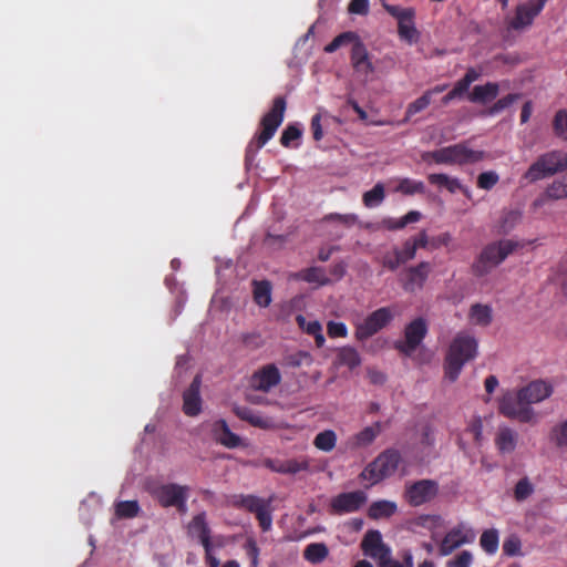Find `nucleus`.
Returning <instances> with one entry per match:
<instances>
[{"label":"nucleus","instance_id":"1","mask_svg":"<svg viewBox=\"0 0 567 567\" xmlns=\"http://www.w3.org/2000/svg\"><path fill=\"white\" fill-rule=\"evenodd\" d=\"M553 393V386L543 380H535L517 391H507L498 402L502 415L520 423H536L537 414L532 404L539 403Z\"/></svg>","mask_w":567,"mask_h":567},{"label":"nucleus","instance_id":"2","mask_svg":"<svg viewBox=\"0 0 567 567\" xmlns=\"http://www.w3.org/2000/svg\"><path fill=\"white\" fill-rule=\"evenodd\" d=\"M478 343L474 336L461 331L453 338L445 360L444 374L451 382L460 377L463 367L477 357Z\"/></svg>","mask_w":567,"mask_h":567},{"label":"nucleus","instance_id":"3","mask_svg":"<svg viewBox=\"0 0 567 567\" xmlns=\"http://www.w3.org/2000/svg\"><path fill=\"white\" fill-rule=\"evenodd\" d=\"M287 102L284 96H276L270 110L261 117V131L251 138L245 152L246 164L251 163L257 152L268 143L276 134L278 127L284 122Z\"/></svg>","mask_w":567,"mask_h":567},{"label":"nucleus","instance_id":"4","mask_svg":"<svg viewBox=\"0 0 567 567\" xmlns=\"http://www.w3.org/2000/svg\"><path fill=\"white\" fill-rule=\"evenodd\" d=\"M484 158V151L472 150L465 143L441 147L432 152H425L422 155V159L425 162L433 161L436 164L447 165L474 164Z\"/></svg>","mask_w":567,"mask_h":567},{"label":"nucleus","instance_id":"5","mask_svg":"<svg viewBox=\"0 0 567 567\" xmlns=\"http://www.w3.org/2000/svg\"><path fill=\"white\" fill-rule=\"evenodd\" d=\"M516 248L517 243L511 239H502L486 245L472 266L473 274L476 277L486 276L501 265Z\"/></svg>","mask_w":567,"mask_h":567},{"label":"nucleus","instance_id":"6","mask_svg":"<svg viewBox=\"0 0 567 567\" xmlns=\"http://www.w3.org/2000/svg\"><path fill=\"white\" fill-rule=\"evenodd\" d=\"M396 315V308L388 306L372 311L362 320L353 321L354 339L359 342L367 341L388 327Z\"/></svg>","mask_w":567,"mask_h":567},{"label":"nucleus","instance_id":"7","mask_svg":"<svg viewBox=\"0 0 567 567\" xmlns=\"http://www.w3.org/2000/svg\"><path fill=\"white\" fill-rule=\"evenodd\" d=\"M401 462L398 450L388 449L369 463L360 474V477L375 485L395 473Z\"/></svg>","mask_w":567,"mask_h":567},{"label":"nucleus","instance_id":"8","mask_svg":"<svg viewBox=\"0 0 567 567\" xmlns=\"http://www.w3.org/2000/svg\"><path fill=\"white\" fill-rule=\"evenodd\" d=\"M567 168V153L554 150L542 154L529 166L524 174V178L530 183L551 176Z\"/></svg>","mask_w":567,"mask_h":567},{"label":"nucleus","instance_id":"9","mask_svg":"<svg viewBox=\"0 0 567 567\" xmlns=\"http://www.w3.org/2000/svg\"><path fill=\"white\" fill-rule=\"evenodd\" d=\"M148 492L162 507H175L179 513H186L188 486L176 483L158 484L151 486Z\"/></svg>","mask_w":567,"mask_h":567},{"label":"nucleus","instance_id":"10","mask_svg":"<svg viewBox=\"0 0 567 567\" xmlns=\"http://www.w3.org/2000/svg\"><path fill=\"white\" fill-rule=\"evenodd\" d=\"M271 499H264L255 495H238L233 499V505L255 514L259 526L264 532L271 528L272 516L270 512Z\"/></svg>","mask_w":567,"mask_h":567},{"label":"nucleus","instance_id":"11","mask_svg":"<svg viewBox=\"0 0 567 567\" xmlns=\"http://www.w3.org/2000/svg\"><path fill=\"white\" fill-rule=\"evenodd\" d=\"M439 493V484L432 480H420L405 485L404 499L413 507L431 502Z\"/></svg>","mask_w":567,"mask_h":567},{"label":"nucleus","instance_id":"12","mask_svg":"<svg viewBox=\"0 0 567 567\" xmlns=\"http://www.w3.org/2000/svg\"><path fill=\"white\" fill-rule=\"evenodd\" d=\"M368 501L363 491L340 493L330 502V513L342 515L358 512Z\"/></svg>","mask_w":567,"mask_h":567},{"label":"nucleus","instance_id":"13","mask_svg":"<svg viewBox=\"0 0 567 567\" xmlns=\"http://www.w3.org/2000/svg\"><path fill=\"white\" fill-rule=\"evenodd\" d=\"M262 465L271 472L285 475H296L301 472H312L311 460L307 456L288 460L265 458L262 461Z\"/></svg>","mask_w":567,"mask_h":567},{"label":"nucleus","instance_id":"14","mask_svg":"<svg viewBox=\"0 0 567 567\" xmlns=\"http://www.w3.org/2000/svg\"><path fill=\"white\" fill-rule=\"evenodd\" d=\"M426 333H427L426 321L423 318L414 319L405 327V331H404L405 343L398 344L396 349H399L401 352H403L405 354H411L413 351L416 350V348L423 341Z\"/></svg>","mask_w":567,"mask_h":567},{"label":"nucleus","instance_id":"15","mask_svg":"<svg viewBox=\"0 0 567 567\" xmlns=\"http://www.w3.org/2000/svg\"><path fill=\"white\" fill-rule=\"evenodd\" d=\"M547 0H529L526 3L519 4L516 8L515 17L511 21L509 25L514 30H520L533 23L535 17H537Z\"/></svg>","mask_w":567,"mask_h":567},{"label":"nucleus","instance_id":"16","mask_svg":"<svg viewBox=\"0 0 567 567\" xmlns=\"http://www.w3.org/2000/svg\"><path fill=\"white\" fill-rule=\"evenodd\" d=\"M361 549L364 555L381 561L391 555V549L382 540V535L377 529H370L365 533L362 542Z\"/></svg>","mask_w":567,"mask_h":567},{"label":"nucleus","instance_id":"17","mask_svg":"<svg viewBox=\"0 0 567 567\" xmlns=\"http://www.w3.org/2000/svg\"><path fill=\"white\" fill-rule=\"evenodd\" d=\"M432 266L427 261H421L416 266L409 267L405 272L402 287L406 292H416L423 289Z\"/></svg>","mask_w":567,"mask_h":567},{"label":"nucleus","instance_id":"18","mask_svg":"<svg viewBox=\"0 0 567 567\" xmlns=\"http://www.w3.org/2000/svg\"><path fill=\"white\" fill-rule=\"evenodd\" d=\"M280 381L281 374L279 369L270 363L256 371L251 377L250 383L255 390L269 392L274 386L278 385Z\"/></svg>","mask_w":567,"mask_h":567},{"label":"nucleus","instance_id":"19","mask_svg":"<svg viewBox=\"0 0 567 567\" xmlns=\"http://www.w3.org/2000/svg\"><path fill=\"white\" fill-rule=\"evenodd\" d=\"M472 530L464 532L463 526L458 525L446 533L440 545V555L447 556L456 548L474 540Z\"/></svg>","mask_w":567,"mask_h":567},{"label":"nucleus","instance_id":"20","mask_svg":"<svg viewBox=\"0 0 567 567\" xmlns=\"http://www.w3.org/2000/svg\"><path fill=\"white\" fill-rule=\"evenodd\" d=\"M200 386L202 377L197 374L183 393V412L188 416H196L202 411Z\"/></svg>","mask_w":567,"mask_h":567},{"label":"nucleus","instance_id":"21","mask_svg":"<svg viewBox=\"0 0 567 567\" xmlns=\"http://www.w3.org/2000/svg\"><path fill=\"white\" fill-rule=\"evenodd\" d=\"M351 65L355 72L369 75L374 72V66L371 62L370 54L364 43L357 35V40L352 43L350 54Z\"/></svg>","mask_w":567,"mask_h":567},{"label":"nucleus","instance_id":"22","mask_svg":"<svg viewBox=\"0 0 567 567\" xmlns=\"http://www.w3.org/2000/svg\"><path fill=\"white\" fill-rule=\"evenodd\" d=\"M187 534L197 538L203 547H207L208 544H212L210 540V527L207 522V515L205 512H200L196 514L187 525Z\"/></svg>","mask_w":567,"mask_h":567},{"label":"nucleus","instance_id":"23","mask_svg":"<svg viewBox=\"0 0 567 567\" xmlns=\"http://www.w3.org/2000/svg\"><path fill=\"white\" fill-rule=\"evenodd\" d=\"M499 85L496 82H487L483 85H475L467 94V100L472 103L486 104L497 97Z\"/></svg>","mask_w":567,"mask_h":567},{"label":"nucleus","instance_id":"24","mask_svg":"<svg viewBox=\"0 0 567 567\" xmlns=\"http://www.w3.org/2000/svg\"><path fill=\"white\" fill-rule=\"evenodd\" d=\"M214 436L217 442L228 449H235L240 445V437L230 431L225 420H218L213 425Z\"/></svg>","mask_w":567,"mask_h":567},{"label":"nucleus","instance_id":"25","mask_svg":"<svg viewBox=\"0 0 567 567\" xmlns=\"http://www.w3.org/2000/svg\"><path fill=\"white\" fill-rule=\"evenodd\" d=\"M517 437L518 435L513 429L508 426L499 427L495 436V445L498 452L502 454L513 453L517 446Z\"/></svg>","mask_w":567,"mask_h":567},{"label":"nucleus","instance_id":"26","mask_svg":"<svg viewBox=\"0 0 567 567\" xmlns=\"http://www.w3.org/2000/svg\"><path fill=\"white\" fill-rule=\"evenodd\" d=\"M381 432L382 424L381 422L378 421L370 426H365L363 430L354 434L350 440V444L353 449L369 446Z\"/></svg>","mask_w":567,"mask_h":567},{"label":"nucleus","instance_id":"27","mask_svg":"<svg viewBox=\"0 0 567 567\" xmlns=\"http://www.w3.org/2000/svg\"><path fill=\"white\" fill-rule=\"evenodd\" d=\"M382 7L392 18L398 21V28H400L401 24H415L416 11L414 8H402L400 6L390 4L388 2H382Z\"/></svg>","mask_w":567,"mask_h":567},{"label":"nucleus","instance_id":"28","mask_svg":"<svg viewBox=\"0 0 567 567\" xmlns=\"http://www.w3.org/2000/svg\"><path fill=\"white\" fill-rule=\"evenodd\" d=\"M293 278L308 284H317L318 286H328L331 284V279L327 276L324 268L317 266L301 269L293 275Z\"/></svg>","mask_w":567,"mask_h":567},{"label":"nucleus","instance_id":"29","mask_svg":"<svg viewBox=\"0 0 567 567\" xmlns=\"http://www.w3.org/2000/svg\"><path fill=\"white\" fill-rule=\"evenodd\" d=\"M298 327L309 336L315 338L317 348H322L326 343V338L322 333V326L318 320L307 321L302 315L296 317Z\"/></svg>","mask_w":567,"mask_h":567},{"label":"nucleus","instance_id":"30","mask_svg":"<svg viewBox=\"0 0 567 567\" xmlns=\"http://www.w3.org/2000/svg\"><path fill=\"white\" fill-rule=\"evenodd\" d=\"M336 362L353 370L361 364V357L355 348L346 346L337 350Z\"/></svg>","mask_w":567,"mask_h":567},{"label":"nucleus","instance_id":"31","mask_svg":"<svg viewBox=\"0 0 567 567\" xmlns=\"http://www.w3.org/2000/svg\"><path fill=\"white\" fill-rule=\"evenodd\" d=\"M396 509L398 507L394 502L382 499L370 505L368 515L371 519L388 518L394 515Z\"/></svg>","mask_w":567,"mask_h":567},{"label":"nucleus","instance_id":"32","mask_svg":"<svg viewBox=\"0 0 567 567\" xmlns=\"http://www.w3.org/2000/svg\"><path fill=\"white\" fill-rule=\"evenodd\" d=\"M522 215L517 210L503 212L495 228L498 235H507L511 233L520 221Z\"/></svg>","mask_w":567,"mask_h":567},{"label":"nucleus","instance_id":"33","mask_svg":"<svg viewBox=\"0 0 567 567\" xmlns=\"http://www.w3.org/2000/svg\"><path fill=\"white\" fill-rule=\"evenodd\" d=\"M254 301L261 308L271 303V284L268 280L254 281Z\"/></svg>","mask_w":567,"mask_h":567},{"label":"nucleus","instance_id":"34","mask_svg":"<svg viewBox=\"0 0 567 567\" xmlns=\"http://www.w3.org/2000/svg\"><path fill=\"white\" fill-rule=\"evenodd\" d=\"M329 555V549L324 543H311L303 550V558L311 564L322 563Z\"/></svg>","mask_w":567,"mask_h":567},{"label":"nucleus","instance_id":"35","mask_svg":"<svg viewBox=\"0 0 567 567\" xmlns=\"http://www.w3.org/2000/svg\"><path fill=\"white\" fill-rule=\"evenodd\" d=\"M470 319L477 326L486 327L492 322V308L487 305L475 303L470 309Z\"/></svg>","mask_w":567,"mask_h":567},{"label":"nucleus","instance_id":"36","mask_svg":"<svg viewBox=\"0 0 567 567\" xmlns=\"http://www.w3.org/2000/svg\"><path fill=\"white\" fill-rule=\"evenodd\" d=\"M421 219V213L417 210H410L406 215L400 219L385 218L382 220V225L389 230H398L404 228L406 225L416 223Z\"/></svg>","mask_w":567,"mask_h":567},{"label":"nucleus","instance_id":"37","mask_svg":"<svg viewBox=\"0 0 567 567\" xmlns=\"http://www.w3.org/2000/svg\"><path fill=\"white\" fill-rule=\"evenodd\" d=\"M337 444V434L332 430H324L319 432L313 440L316 449L322 452H331Z\"/></svg>","mask_w":567,"mask_h":567},{"label":"nucleus","instance_id":"38","mask_svg":"<svg viewBox=\"0 0 567 567\" xmlns=\"http://www.w3.org/2000/svg\"><path fill=\"white\" fill-rule=\"evenodd\" d=\"M498 532L494 528L486 529L482 533L480 538V545L485 553L493 555L498 549Z\"/></svg>","mask_w":567,"mask_h":567},{"label":"nucleus","instance_id":"39","mask_svg":"<svg viewBox=\"0 0 567 567\" xmlns=\"http://www.w3.org/2000/svg\"><path fill=\"white\" fill-rule=\"evenodd\" d=\"M385 197L384 186L381 183H378L373 186L372 189L365 192L362 196V202L365 207H375L379 206Z\"/></svg>","mask_w":567,"mask_h":567},{"label":"nucleus","instance_id":"40","mask_svg":"<svg viewBox=\"0 0 567 567\" xmlns=\"http://www.w3.org/2000/svg\"><path fill=\"white\" fill-rule=\"evenodd\" d=\"M546 196L551 199L567 198V174L555 179L547 188Z\"/></svg>","mask_w":567,"mask_h":567},{"label":"nucleus","instance_id":"41","mask_svg":"<svg viewBox=\"0 0 567 567\" xmlns=\"http://www.w3.org/2000/svg\"><path fill=\"white\" fill-rule=\"evenodd\" d=\"M140 505L137 501H121L115 505V515L118 518H133L138 515Z\"/></svg>","mask_w":567,"mask_h":567},{"label":"nucleus","instance_id":"42","mask_svg":"<svg viewBox=\"0 0 567 567\" xmlns=\"http://www.w3.org/2000/svg\"><path fill=\"white\" fill-rule=\"evenodd\" d=\"M396 190L404 195L424 194L425 185L421 181L403 178L400 181Z\"/></svg>","mask_w":567,"mask_h":567},{"label":"nucleus","instance_id":"43","mask_svg":"<svg viewBox=\"0 0 567 567\" xmlns=\"http://www.w3.org/2000/svg\"><path fill=\"white\" fill-rule=\"evenodd\" d=\"M357 35L358 34L355 32H352V31H347V32L340 33L330 43H328L324 47V52L333 53L339 48H341V47H343L346 44H349V43H353V41L357 40Z\"/></svg>","mask_w":567,"mask_h":567},{"label":"nucleus","instance_id":"44","mask_svg":"<svg viewBox=\"0 0 567 567\" xmlns=\"http://www.w3.org/2000/svg\"><path fill=\"white\" fill-rule=\"evenodd\" d=\"M302 136V130L301 127H299L298 124H288L286 126V128L282 131L281 133V136H280V144L284 146V147H291V143L293 141H297L299 138H301Z\"/></svg>","mask_w":567,"mask_h":567},{"label":"nucleus","instance_id":"45","mask_svg":"<svg viewBox=\"0 0 567 567\" xmlns=\"http://www.w3.org/2000/svg\"><path fill=\"white\" fill-rule=\"evenodd\" d=\"M553 130L557 137L567 141V110H559L555 114Z\"/></svg>","mask_w":567,"mask_h":567},{"label":"nucleus","instance_id":"46","mask_svg":"<svg viewBox=\"0 0 567 567\" xmlns=\"http://www.w3.org/2000/svg\"><path fill=\"white\" fill-rule=\"evenodd\" d=\"M534 493V486L528 477L520 478L514 488V498L517 502L527 499Z\"/></svg>","mask_w":567,"mask_h":567},{"label":"nucleus","instance_id":"47","mask_svg":"<svg viewBox=\"0 0 567 567\" xmlns=\"http://www.w3.org/2000/svg\"><path fill=\"white\" fill-rule=\"evenodd\" d=\"M550 437L557 447L567 446V420L558 423L551 429Z\"/></svg>","mask_w":567,"mask_h":567},{"label":"nucleus","instance_id":"48","mask_svg":"<svg viewBox=\"0 0 567 567\" xmlns=\"http://www.w3.org/2000/svg\"><path fill=\"white\" fill-rule=\"evenodd\" d=\"M519 99V94L511 93L497 100L488 110V115L499 114L505 109L509 107L515 101Z\"/></svg>","mask_w":567,"mask_h":567},{"label":"nucleus","instance_id":"49","mask_svg":"<svg viewBox=\"0 0 567 567\" xmlns=\"http://www.w3.org/2000/svg\"><path fill=\"white\" fill-rule=\"evenodd\" d=\"M399 38L406 42L408 44H414L420 40V32L416 29L415 24L403 25L401 24L398 28Z\"/></svg>","mask_w":567,"mask_h":567},{"label":"nucleus","instance_id":"50","mask_svg":"<svg viewBox=\"0 0 567 567\" xmlns=\"http://www.w3.org/2000/svg\"><path fill=\"white\" fill-rule=\"evenodd\" d=\"M381 262L384 268L395 271L403 264L399 256V248L394 247L392 251L384 254Z\"/></svg>","mask_w":567,"mask_h":567},{"label":"nucleus","instance_id":"51","mask_svg":"<svg viewBox=\"0 0 567 567\" xmlns=\"http://www.w3.org/2000/svg\"><path fill=\"white\" fill-rule=\"evenodd\" d=\"M499 181V176L497 173L493 171L483 172L477 177V187L489 190L492 189Z\"/></svg>","mask_w":567,"mask_h":567},{"label":"nucleus","instance_id":"52","mask_svg":"<svg viewBox=\"0 0 567 567\" xmlns=\"http://www.w3.org/2000/svg\"><path fill=\"white\" fill-rule=\"evenodd\" d=\"M431 104L430 93H423L420 97L409 104L406 110V116L410 117L423 110Z\"/></svg>","mask_w":567,"mask_h":567},{"label":"nucleus","instance_id":"53","mask_svg":"<svg viewBox=\"0 0 567 567\" xmlns=\"http://www.w3.org/2000/svg\"><path fill=\"white\" fill-rule=\"evenodd\" d=\"M473 564V555L468 550H463L452 559L446 561V567H471Z\"/></svg>","mask_w":567,"mask_h":567},{"label":"nucleus","instance_id":"54","mask_svg":"<svg viewBox=\"0 0 567 567\" xmlns=\"http://www.w3.org/2000/svg\"><path fill=\"white\" fill-rule=\"evenodd\" d=\"M327 333L330 338H346L348 328L343 322L331 320L327 323Z\"/></svg>","mask_w":567,"mask_h":567},{"label":"nucleus","instance_id":"55","mask_svg":"<svg viewBox=\"0 0 567 567\" xmlns=\"http://www.w3.org/2000/svg\"><path fill=\"white\" fill-rule=\"evenodd\" d=\"M466 432L472 434L475 443L481 445L483 435V423L480 416L474 417L467 425Z\"/></svg>","mask_w":567,"mask_h":567},{"label":"nucleus","instance_id":"56","mask_svg":"<svg viewBox=\"0 0 567 567\" xmlns=\"http://www.w3.org/2000/svg\"><path fill=\"white\" fill-rule=\"evenodd\" d=\"M520 540L516 536L506 538L503 543V553L507 556H516L520 553Z\"/></svg>","mask_w":567,"mask_h":567},{"label":"nucleus","instance_id":"57","mask_svg":"<svg viewBox=\"0 0 567 567\" xmlns=\"http://www.w3.org/2000/svg\"><path fill=\"white\" fill-rule=\"evenodd\" d=\"M416 250L417 249L415 248V244H413V241L410 238L406 239L403 243L402 248H399V256L402 259L403 264L414 259Z\"/></svg>","mask_w":567,"mask_h":567},{"label":"nucleus","instance_id":"58","mask_svg":"<svg viewBox=\"0 0 567 567\" xmlns=\"http://www.w3.org/2000/svg\"><path fill=\"white\" fill-rule=\"evenodd\" d=\"M348 11L352 14L365 16L369 12V0H351Z\"/></svg>","mask_w":567,"mask_h":567},{"label":"nucleus","instance_id":"59","mask_svg":"<svg viewBox=\"0 0 567 567\" xmlns=\"http://www.w3.org/2000/svg\"><path fill=\"white\" fill-rule=\"evenodd\" d=\"M310 128L315 141H320L323 137V131L321 125V114L317 113L312 116Z\"/></svg>","mask_w":567,"mask_h":567},{"label":"nucleus","instance_id":"60","mask_svg":"<svg viewBox=\"0 0 567 567\" xmlns=\"http://www.w3.org/2000/svg\"><path fill=\"white\" fill-rule=\"evenodd\" d=\"M327 220H338L339 223L350 227L357 223V216L353 214H330L324 217Z\"/></svg>","mask_w":567,"mask_h":567},{"label":"nucleus","instance_id":"61","mask_svg":"<svg viewBox=\"0 0 567 567\" xmlns=\"http://www.w3.org/2000/svg\"><path fill=\"white\" fill-rule=\"evenodd\" d=\"M246 554L250 559L251 567L258 566L259 548L254 540H248L246 544Z\"/></svg>","mask_w":567,"mask_h":567},{"label":"nucleus","instance_id":"62","mask_svg":"<svg viewBox=\"0 0 567 567\" xmlns=\"http://www.w3.org/2000/svg\"><path fill=\"white\" fill-rule=\"evenodd\" d=\"M251 425L259 427V429L267 430V429H271L274 426V421H272V419H270L268 416H264L260 413H257Z\"/></svg>","mask_w":567,"mask_h":567},{"label":"nucleus","instance_id":"63","mask_svg":"<svg viewBox=\"0 0 567 567\" xmlns=\"http://www.w3.org/2000/svg\"><path fill=\"white\" fill-rule=\"evenodd\" d=\"M346 271L347 265L343 261L336 262L330 267V274L336 278V280L343 278Z\"/></svg>","mask_w":567,"mask_h":567},{"label":"nucleus","instance_id":"64","mask_svg":"<svg viewBox=\"0 0 567 567\" xmlns=\"http://www.w3.org/2000/svg\"><path fill=\"white\" fill-rule=\"evenodd\" d=\"M205 560L209 567H219V559L213 554V545L208 544L204 547Z\"/></svg>","mask_w":567,"mask_h":567}]
</instances>
